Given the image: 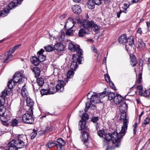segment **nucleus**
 <instances>
[{
	"mask_svg": "<svg viewBox=\"0 0 150 150\" xmlns=\"http://www.w3.org/2000/svg\"><path fill=\"white\" fill-rule=\"evenodd\" d=\"M37 130L35 129H33V132L30 134V137L31 139L34 138L36 136L37 134Z\"/></svg>",
	"mask_w": 150,
	"mask_h": 150,
	"instance_id": "obj_40",
	"label": "nucleus"
},
{
	"mask_svg": "<svg viewBox=\"0 0 150 150\" xmlns=\"http://www.w3.org/2000/svg\"><path fill=\"white\" fill-rule=\"evenodd\" d=\"M127 37L125 34L122 35L118 38V41L120 44L125 43L127 42Z\"/></svg>",
	"mask_w": 150,
	"mask_h": 150,
	"instance_id": "obj_25",
	"label": "nucleus"
},
{
	"mask_svg": "<svg viewBox=\"0 0 150 150\" xmlns=\"http://www.w3.org/2000/svg\"><path fill=\"white\" fill-rule=\"evenodd\" d=\"M45 49L47 52H50L53 50L54 48L51 45H49L45 47Z\"/></svg>",
	"mask_w": 150,
	"mask_h": 150,
	"instance_id": "obj_43",
	"label": "nucleus"
},
{
	"mask_svg": "<svg viewBox=\"0 0 150 150\" xmlns=\"http://www.w3.org/2000/svg\"><path fill=\"white\" fill-rule=\"evenodd\" d=\"M138 47L140 50L144 49L145 47V44L141 39L138 40L137 43Z\"/></svg>",
	"mask_w": 150,
	"mask_h": 150,
	"instance_id": "obj_24",
	"label": "nucleus"
},
{
	"mask_svg": "<svg viewBox=\"0 0 150 150\" xmlns=\"http://www.w3.org/2000/svg\"><path fill=\"white\" fill-rule=\"evenodd\" d=\"M33 71L34 72V74L35 77L39 76L40 74V69L37 67H34Z\"/></svg>",
	"mask_w": 150,
	"mask_h": 150,
	"instance_id": "obj_30",
	"label": "nucleus"
},
{
	"mask_svg": "<svg viewBox=\"0 0 150 150\" xmlns=\"http://www.w3.org/2000/svg\"><path fill=\"white\" fill-rule=\"evenodd\" d=\"M1 15L2 16L4 17L8 14L9 12V10L8 8H4L3 10L1 11Z\"/></svg>",
	"mask_w": 150,
	"mask_h": 150,
	"instance_id": "obj_38",
	"label": "nucleus"
},
{
	"mask_svg": "<svg viewBox=\"0 0 150 150\" xmlns=\"http://www.w3.org/2000/svg\"><path fill=\"white\" fill-rule=\"evenodd\" d=\"M46 146L49 148H52L54 146H56V143L52 141H49Z\"/></svg>",
	"mask_w": 150,
	"mask_h": 150,
	"instance_id": "obj_36",
	"label": "nucleus"
},
{
	"mask_svg": "<svg viewBox=\"0 0 150 150\" xmlns=\"http://www.w3.org/2000/svg\"><path fill=\"white\" fill-rule=\"evenodd\" d=\"M122 100V97L120 95L116 94L114 99V102L116 104H118Z\"/></svg>",
	"mask_w": 150,
	"mask_h": 150,
	"instance_id": "obj_22",
	"label": "nucleus"
},
{
	"mask_svg": "<svg viewBox=\"0 0 150 150\" xmlns=\"http://www.w3.org/2000/svg\"><path fill=\"white\" fill-rule=\"evenodd\" d=\"M137 123H136L133 126V134H135L137 132Z\"/></svg>",
	"mask_w": 150,
	"mask_h": 150,
	"instance_id": "obj_54",
	"label": "nucleus"
},
{
	"mask_svg": "<svg viewBox=\"0 0 150 150\" xmlns=\"http://www.w3.org/2000/svg\"><path fill=\"white\" fill-rule=\"evenodd\" d=\"M25 137L24 135H19L18 136L17 139L12 141L11 143L12 144L14 143L17 148H22L25 145L24 142L23 140V138Z\"/></svg>",
	"mask_w": 150,
	"mask_h": 150,
	"instance_id": "obj_7",
	"label": "nucleus"
},
{
	"mask_svg": "<svg viewBox=\"0 0 150 150\" xmlns=\"http://www.w3.org/2000/svg\"><path fill=\"white\" fill-rule=\"evenodd\" d=\"M148 68L150 70V57L148 59Z\"/></svg>",
	"mask_w": 150,
	"mask_h": 150,
	"instance_id": "obj_62",
	"label": "nucleus"
},
{
	"mask_svg": "<svg viewBox=\"0 0 150 150\" xmlns=\"http://www.w3.org/2000/svg\"><path fill=\"white\" fill-rule=\"evenodd\" d=\"M18 120H17L14 119L12 120L11 124L13 126H16L18 125Z\"/></svg>",
	"mask_w": 150,
	"mask_h": 150,
	"instance_id": "obj_45",
	"label": "nucleus"
},
{
	"mask_svg": "<svg viewBox=\"0 0 150 150\" xmlns=\"http://www.w3.org/2000/svg\"><path fill=\"white\" fill-rule=\"evenodd\" d=\"M1 116V117H0V120L4 123H6L8 121V119L7 118L3 117V116Z\"/></svg>",
	"mask_w": 150,
	"mask_h": 150,
	"instance_id": "obj_47",
	"label": "nucleus"
},
{
	"mask_svg": "<svg viewBox=\"0 0 150 150\" xmlns=\"http://www.w3.org/2000/svg\"><path fill=\"white\" fill-rule=\"evenodd\" d=\"M104 76L106 81L108 82H110V78L109 75L107 74H105Z\"/></svg>",
	"mask_w": 150,
	"mask_h": 150,
	"instance_id": "obj_56",
	"label": "nucleus"
},
{
	"mask_svg": "<svg viewBox=\"0 0 150 150\" xmlns=\"http://www.w3.org/2000/svg\"><path fill=\"white\" fill-rule=\"evenodd\" d=\"M64 34L63 33H61L59 35V40L60 41H62L64 39Z\"/></svg>",
	"mask_w": 150,
	"mask_h": 150,
	"instance_id": "obj_51",
	"label": "nucleus"
},
{
	"mask_svg": "<svg viewBox=\"0 0 150 150\" xmlns=\"http://www.w3.org/2000/svg\"><path fill=\"white\" fill-rule=\"evenodd\" d=\"M44 52V50L42 49L37 52L38 58L40 62H44L45 60L46 56L42 54Z\"/></svg>",
	"mask_w": 150,
	"mask_h": 150,
	"instance_id": "obj_16",
	"label": "nucleus"
},
{
	"mask_svg": "<svg viewBox=\"0 0 150 150\" xmlns=\"http://www.w3.org/2000/svg\"><path fill=\"white\" fill-rule=\"evenodd\" d=\"M122 11L121 10L119 12L117 13V17L118 18H120V14L122 13Z\"/></svg>",
	"mask_w": 150,
	"mask_h": 150,
	"instance_id": "obj_61",
	"label": "nucleus"
},
{
	"mask_svg": "<svg viewBox=\"0 0 150 150\" xmlns=\"http://www.w3.org/2000/svg\"><path fill=\"white\" fill-rule=\"evenodd\" d=\"M57 143L56 147L58 150H64L63 147L65 145L66 142L63 139L61 138H59L57 140Z\"/></svg>",
	"mask_w": 150,
	"mask_h": 150,
	"instance_id": "obj_12",
	"label": "nucleus"
},
{
	"mask_svg": "<svg viewBox=\"0 0 150 150\" xmlns=\"http://www.w3.org/2000/svg\"><path fill=\"white\" fill-rule=\"evenodd\" d=\"M128 106L125 103H121L119 106V110L120 112L126 111L127 110Z\"/></svg>",
	"mask_w": 150,
	"mask_h": 150,
	"instance_id": "obj_23",
	"label": "nucleus"
},
{
	"mask_svg": "<svg viewBox=\"0 0 150 150\" xmlns=\"http://www.w3.org/2000/svg\"><path fill=\"white\" fill-rule=\"evenodd\" d=\"M95 4L93 0H90L88 1L87 4V6L90 9H92L94 8Z\"/></svg>",
	"mask_w": 150,
	"mask_h": 150,
	"instance_id": "obj_31",
	"label": "nucleus"
},
{
	"mask_svg": "<svg viewBox=\"0 0 150 150\" xmlns=\"http://www.w3.org/2000/svg\"><path fill=\"white\" fill-rule=\"evenodd\" d=\"M8 95V94L7 93V91L6 90H4L2 91L1 95L0 96V97L4 98H5L6 96Z\"/></svg>",
	"mask_w": 150,
	"mask_h": 150,
	"instance_id": "obj_50",
	"label": "nucleus"
},
{
	"mask_svg": "<svg viewBox=\"0 0 150 150\" xmlns=\"http://www.w3.org/2000/svg\"><path fill=\"white\" fill-rule=\"evenodd\" d=\"M98 117H92L91 120L94 123L96 122L98 120Z\"/></svg>",
	"mask_w": 150,
	"mask_h": 150,
	"instance_id": "obj_57",
	"label": "nucleus"
},
{
	"mask_svg": "<svg viewBox=\"0 0 150 150\" xmlns=\"http://www.w3.org/2000/svg\"><path fill=\"white\" fill-rule=\"evenodd\" d=\"M72 28H68L67 29L66 32L65 34L66 35L69 36H72L73 35L74 31L72 29Z\"/></svg>",
	"mask_w": 150,
	"mask_h": 150,
	"instance_id": "obj_34",
	"label": "nucleus"
},
{
	"mask_svg": "<svg viewBox=\"0 0 150 150\" xmlns=\"http://www.w3.org/2000/svg\"><path fill=\"white\" fill-rule=\"evenodd\" d=\"M107 95L108 96V98L109 100H114L115 97V93L111 92H108V94H107Z\"/></svg>",
	"mask_w": 150,
	"mask_h": 150,
	"instance_id": "obj_37",
	"label": "nucleus"
},
{
	"mask_svg": "<svg viewBox=\"0 0 150 150\" xmlns=\"http://www.w3.org/2000/svg\"><path fill=\"white\" fill-rule=\"evenodd\" d=\"M25 77L21 73L18 72H16L12 79L8 82V86L11 89L15 86L16 84H21L24 81Z\"/></svg>",
	"mask_w": 150,
	"mask_h": 150,
	"instance_id": "obj_3",
	"label": "nucleus"
},
{
	"mask_svg": "<svg viewBox=\"0 0 150 150\" xmlns=\"http://www.w3.org/2000/svg\"><path fill=\"white\" fill-rule=\"evenodd\" d=\"M5 102V98L0 97V115H4L6 108L4 106Z\"/></svg>",
	"mask_w": 150,
	"mask_h": 150,
	"instance_id": "obj_13",
	"label": "nucleus"
},
{
	"mask_svg": "<svg viewBox=\"0 0 150 150\" xmlns=\"http://www.w3.org/2000/svg\"><path fill=\"white\" fill-rule=\"evenodd\" d=\"M64 48V45L61 43H57L54 46V49L58 51H63Z\"/></svg>",
	"mask_w": 150,
	"mask_h": 150,
	"instance_id": "obj_19",
	"label": "nucleus"
},
{
	"mask_svg": "<svg viewBox=\"0 0 150 150\" xmlns=\"http://www.w3.org/2000/svg\"><path fill=\"white\" fill-rule=\"evenodd\" d=\"M25 84H24V86H23V88L21 90L22 94L24 97H26L28 95V93L25 87Z\"/></svg>",
	"mask_w": 150,
	"mask_h": 150,
	"instance_id": "obj_35",
	"label": "nucleus"
},
{
	"mask_svg": "<svg viewBox=\"0 0 150 150\" xmlns=\"http://www.w3.org/2000/svg\"><path fill=\"white\" fill-rule=\"evenodd\" d=\"M137 90L139 95L144 97H149L150 94V90H144L142 85H139L137 86Z\"/></svg>",
	"mask_w": 150,
	"mask_h": 150,
	"instance_id": "obj_11",
	"label": "nucleus"
},
{
	"mask_svg": "<svg viewBox=\"0 0 150 150\" xmlns=\"http://www.w3.org/2000/svg\"><path fill=\"white\" fill-rule=\"evenodd\" d=\"M26 103L27 106L30 107L29 109H32L33 110V107L34 105L33 101L30 98H27L26 99Z\"/></svg>",
	"mask_w": 150,
	"mask_h": 150,
	"instance_id": "obj_26",
	"label": "nucleus"
},
{
	"mask_svg": "<svg viewBox=\"0 0 150 150\" xmlns=\"http://www.w3.org/2000/svg\"><path fill=\"white\" fill-rule=\"evenodd\" d=\"M150 119L149 117H147L144 120V125H147L148 124L149 122Z\"/></svg>",
	"mask_w": 150,
	"mask_h": 150,
	"instance_id": "obj_55",
	"label": "nucleus"
},
{
	"mask_svg": "<svg viewBox=\"0 0 150 150\" xmlns=\"http://www.w3.org/2000/svg\"><path fill=\"white\" fill-rule=\"evenodd\" d=\"M105 133L104 130H100L98 132V134L100 137H103V135H104V134H105Z\"/></svg>",
	"mask_w": 150,
	"mask_h": 150,
	"instance_id": "obj_46",
	"label": "nucleus"
},
{
	"mask_svg": "<svg viewBox=\"0 0 150 150\" xmlns=\"http://www.w3.org/2000/svg\"><path fill=\"white\" fill-rule=\"evenodd\" d=\"M33 89L35 91H38L40 88V86L38 85L37 83H34L33 85Z\"/></svg>",
	"mask_w": 150,
	"mask_h": 150,
	"instance_id": "obj_49",
	"label": "nucleus"
},
{
	"mask_svg": "<svg viewBox=\"0 0 150 150\" xmlns=\"http://www.w3.org/2000/svg\"><path fill=\"white\" fill-rule=\"evenodd\" d=\"M69 49L72 52L76 51V52L80 55H83V51L80 49V46L77 45H74L71 42L69 44Z\"/></svg>",
	"mask_w": 150,
	"mask_h": 150,
	"instance_id": "obj_10",
	"label": "nucleus"
},
{
	"mask_svg": "<svg viewBox=\"0 0 150 150\" xmlns=\"http://www.w3.org/2000/svg\"><path fill=\"white\" fill-rule=\"evenodd\" d=\"M95 4L99 5L101 4L100 0H93Z\"/></svg>",
	"mask_w": 150,
	"mask_h": 150,
	"instance_id": "obj_58",
	"label": "nucleus"
},
{
	"mask_svg": "<svg viewBox=\"0 0 150 150\" xmlns=\"http://www.w3.org/2000/svg\"><path fill=\"white\" fill-rule=\"evenodd\" d=\"M21 45L20 44H19L17 45H15L13 47L15 49V50L18 48L19 47H20L21 46Z\"/></svg>",
	"mask_w": 150,
	"mask_h": 150,
	"instance_id": "obj_63",
	"label": "nucleus"
},
{
	"mask_svg": "<svg viewBox=\"0 0 150 150\" xmlns=\"http://www.w3.org/2000/svg\"><path fill=\"white\" fill-rule=\"evenodd\" d=\"M107 94H108V92L106 91H105L102 93H100V94L99 97L98 98H102L105 96H107Z\"/></svg>",
	"mask_w": 150,
	"mask_h": 150,
	"instance_id": "obj_41",
	"label": "nucleus"
},
{
	"mask_svg": "<svg viewBox=\"0 0 150 150\" xmlns=\"http://www.w3.org/2000/svg\"><path fill=\"white\" fill-rule=\"evenodd\" d=\"M23 0H13L12 2L8 5V7L10 9L14 8L16 6L20 5Z\"/></svg>",
	"mask_w": 150,
	"mask_h": 150,
	"instance_id": "obj_14",
	"label": "nucleus"
},
{
	"mask_svg": "<svg viewBox=\"0 0 150 150\" xmlns=\"http://www.w3.org/2000/svg\"><path fill=\"white\" fill-rule=\"evenodd\" d=\"M72 10L74 13L76 14L80 13L81 11V8L79 5L73 6L72 7Z\"/></svg>",
	"mask_w": 150,
	"mask_h": 150,
	"instance_id": "obj_21",
	"label": "nucleus"
},
{
	"mask_svg": "<svg viewBox=\"0 0 150 150\" xmlns=\"http://www.w3.org/2000/svg\"><path fill=\"white\" fill-rule=\"evenodd\" d=\"M81 135L80 138L82 141L84 143H86L87 141L88 137V132L85 131H82Z\"/></svg>",
	"mask_w": 150,
	"mask_h": 150,
	"instance_id": "obj_18",
	"label": "nucleus"
},
{
	"mask_svg": "<svg viewBox=\"0 0 150 150\" xmlns=\"http://www.w3.org/2000/svg\"><path fill=\"white\" fill-rule=\"evenodd\" d=\"M17 149L14 143L12 144L11 141L7 144L5 148L6 150H17Z\"/></svg>",
	"mask_w": 150,
	"mask_h": 150,
	"instance_id": "obj_20",
	"label": "nucleus"
},
{
	"mask_svg": "<svg viewBox=\"0 0 150 150\" xmlns=\"http://www.w3.org/2000/svg\"><path fill=\"white\" fill-rule=\"evenodd\" d=\"M74 22L72 18H69L65 22L64 27L68 28H72L74 26Z\"/></svg>",
	"mask_w": 150,
	"mask_h": 150,
	"instance_id": "obj_15",
	"label": "nucleus"
},
{
	"mask_svg": "<svg viewBox=\"0 0 150 150\" xmlns=\"http://www.w3.org/2000/svg\"><path fill=\"white\" fill-rule=\"evenodd\" d=\"M74 72L72 70H69L67 74V77L68 78H70L72 77L74 74Z\"/></svg>",
	"mask_w": 150,
	"mask_h": 150,
	"instance_id": "obj_39",
	"label": "nucleus"
},
{
	"mask_svg": "<svg viewBox=\"0 0 150 150\" xmlns=\"http://www.w3.org/2000/svg\"><path fill=\"white\" fill-rule=\"evenodd\" d=\"M31 62L35 66L38 65L40 62L38 58L35 56H34L30 59Z\"/></svg>",
	"mask_w": 150,
	"mask_h": 150,
	"instance_id": "obj_27",
	"label": "nucleus"
},
{
	"mask_svg": "<svg viewBox=\"0 0 150 150\" xmlns=\"http://www.w3.org/2000/svg\"><path fill=\"white\" fill-rule=\"evenodd\" d=\"M36 83L39 86H42L44 83V79L41 77L38 78L37 79Z\"/></svg>",
	"mask_w": 150,
	"mask_h": 150,
	"instance_id": "obj_32",
	"label": "nucleus"
},
{
	"mask_svg": "<svg viewBox=\"0 0 150 150\" xmlns=\"http://www.w3.org/2000/svg\"><path fill=\"white\" fill-rule=\"evenodd\" d=\"M127 42L128 43V45L131 46L134 45V38L133 36H131L127 39Z\"/></svg>",
	"mask_w": 150,
	"mask_h": 150,
	"instance_id": "obj_28",
	"label": "nucleus"
},
{
	"mask_svg": "<svg viewBox=\"0 0 150 150\" xmlns=\"http://www.w3.org/2000/svg\"><path fill=\"white\" fill-rule=\"evenodd\" d=\"M64 81H61L58 83L56 86V89L57 91L60 93L62 92L64 89L63 84Z\"/></svg>",
	"mask_w": 150,
	"mask_h": 150,
	"instance_id": "obj_17",
	"label": "nucleus"
},
{
	"mask_svg": "<svg viewBox=\"0 0 150 150\" xmlns=\"http://www.w3.org/2000/svg\"><path fill=\"white\" fill-rule=\"evenodd\" d=\"M82 119V121H86V120H88V114L87 113H84L83 115Z\"/></svg>",
	"mask_w": 150,
	"mask_h": 150,
	"instance_id": "obj_44",
	"label": "nucleus"
},
{
	"mask_svg": "<svg viewBox=\"0 0 150 150\" xmlns=\"http://www.w3.org/2000/svg\"><path fill=\"white\" fill-rule=\"evenodd\" d=\"M66 15H67L66 14H64L63 15H62L60 16L59 18L61 19H63L66 16Z\"/></svg>",
	"mask_w": 150,
	"mask_h": 150,
	"instance_id": "obj_64",
	"label": "nucleus"
},
{
	"mask_svg": "<svg viewBox=\"0 0 150 150\" xmlns=\"http://www.w3.org/2000/svg\"><path fill=\"white\" fill-rule=\"evenodd\" d=\"M56 92L55 90H53L52 89L50 88L48 89V94H53L55 93Z\"/></svg>",
	"mask_w": 150,
	"mask_h": 150,
	"instance_id": "obj_59",
	"label": "nucleus"
},
{
	"mask_svg": "<svg viewBox=\"0 0 150 150\" xmlns=\"http://www.w3.org/2000/svg\"><path fill=\"white\" fill-rule=\"evenodd\" d=\"M137 33L140 34H141L142 33V29L141 28H139L137 30Z\"/></svg>",
	"mask_w": 150,
	"mask_h": 150,
	"instance_id": "obj_60",
	"label": "nucleus"
},
{
	"mask_svg": "<svg viewBox=\"0 0 150 150\" xmlns=\"http://www.w3.org/2000/svg\"><path fill=\"white\" fill-rule=\"evenodd\" d=\"M121 131L118 133L117 132H114L112 133H108L104 134V138L108 142L111 140L113 146L119 147L121 142L120 139L122 138L125 133H121Z\"/></svg>",
	"mask_w": 150,
	"mask_h": 150,
	"instance_id": "obj_2",
	"label": "nucleus"
},
{
	"mask_svg": "<svg viewBox=\"0 0 150 150\" xmlns=\"http://www.w3.org/2000/svg\"><path fill=\"white\" fill-rule=\"evenodd\" d=\"M131 64L133 66L136 65L137 63V61L136 59L135 56L133 55L132 57L131 56Z\"/></svg>",
	"mask_w": 150,
	"mask_h": 150,
	"instance_id": "obj_33",
	"label": "nucleus"
},
{
	"mask_svg": "<svg viewBox=\"0 0 150 150\" xmlns=\"http://www.w3.org/2000/svg\"><path fill=\"white\" fill-rule=\"evenodd\" d=\"M80 57L79 55H73L72 57L73 61L70 66L72 70H75L78 67L77 62L81 64Z\"/></svg>",
	"mask_w": 150,
	"mask_h": 150,
	"instance_id": "obj_8",
	"label": "nucleus"
},
{
	"mask_svg": "<svg viewBox=\"0 0 150 150\" xmlns=\"http://www.w3.org/2000/svg\"><path fill=\"white\" fill-rule=\"evenodd\" d=\"M86 107L85 109V111L86 112H87L88 109H89L90 106V103L88 102L86 103Z\"/></svg>",
	"mask_w": 150,
	"mask_h": 150,
	"instance_id": "obj_52",
	"label": "nucleus"
},
{
	"mask_svg": "<svg viewBox=\"0 0 150 150\" xmlns=\"http://www.w3.org/2000/svg\"><path fill=\"white\" fill-rule=\"evenodd\" d=\"M40 93L42 95L49 94L48 89H42L40 91Z\"/></svg>",
	"mask_w": 150,
	"mask_h": 150,
	"instance_id": "obj_42",
	"label": "nucleus"
},
{
	"mask_svg": "<svg viewBox=\"0 0 150 150\" xmlns=\"http://www.w3.org/2000/svg\"><path fill=\"white\" fill-rule=\"evenodd\" d=\"M78 23H79L81 26L84 28H81L79 31L78 35L80 37H83L89 35L90 33L89 30L92 28L93 30L96 32L98 31L100 27L95 23L94 22L92 21H89L86 20L82 21L78 19Z\"/></svg>",
	"mask_w": 150,
	"mask_h": 150,
	"instance_id": "obj_1",
	"label": "nucleus"
},
{
	"mask_svg": "<svg viewBox=\"0 0 150 150\" xmlns=\"http://www.w3.org/2000/svg\"><path fill=\"white\" fill-rule=\"evenodd\" d=\"M53 129V128L52 126L47 127L45 129L46 132H51Z\"/></svg>",
	"mask_w": 150,
	"mask_h": 150,
	"instance_id": "obj_53",
	"label": "nucleus"
},
{
	"mask_svg": "<svg viewBox=\"0 0 150 150\" xmlns=\"http://www.w3.org/2000/svg\"><path fill=\"white\" fill-rule=\"evenodd\" d=\"M15 50L14 47L11 48L9 52H6L5 54H2L0 57L1 60H4L3 62L7 63L11 61V59L13 57L12 54Z\"/></svg>",
	"mask_w": 150,
	"mask_h": 150,
	"instance_id": "obj_6",
	"label": "nucleus"
},
{
	"mask_svg": "<svg viewBox=\"0 0 150 150\" xmlns=\"http://www.w3.org/2000/svg\"><path fill=\"white\" fill-rule=\"evenodd\" d=\"M79 125L80 127L79 128V129L80 130H83L86 127V122L85 121L81 120L79 122Z\"/></svg>",
	"mask_w": 150,
	"mask_h": 150,
	"instance_id": "obj_29",
	"label": "nucleus"
},
{
	"mask_svg": "<svg viewBox=\"0 0 150 150\" xmlns=\"http://www.w3.org/2000/svg\"><path fill=\"white\" fill-rule=\"evenodd\" d=\"M87 96L88 100L91 103L95 102L96 103L99 102L98 95L96 93L90 92L87 94Z\"/></svg>",
	"mask_w": 150,
	"mask_h": 150,
	"instance_id": "obj_9",
	"label": "nucleus"
},
{
	"mask_svg": "<svg viewBox=\"0 0 150 150\" xmlns=\"http://www.w3.org/2000/svg\"><path fill=\"white\" fill-rule=\"evenodd\" d=\"M142 74L140 73L139 74L138 79L136 81V83L140 84L142 81Z\"/></svg>",
	"mask_w": 150,
	"mask_h": 150,
	"instance_id": "obj_48",
	"label": "nucleus"
},
{
	"mask_svg": "<svg viewBox=\"0 0 150 150\" xmlns=\"http://www.w3.org/2000/svg\"><path fill=\"white\" fill-rule=\"evenodd\" d=\"M120 112L121 115L120 119L121 120L123 121V125L122 127L121 132L122 133H121L124 134L126 133V131L127 129L129 120L127 119V116H126V111Z\"/></svg>",
	"mask_w": 150,
	"mask_h": 150,
	"instance_id": "obj_5",
	"label": "nucleus"
},
{
	"mask_svg": "<svg viewBox=\"0 0 150 150\" xmlns=\"http://www.w3.org/2000/svg\"><path fill=\"white\" fill-rule=\"evenodd\" d=\"M33 110L28 109L26 113L23 114L22 117L23 122L26 124H32L34 122V119L33 117Z\"/></svg>",
	"mask_w": 150,
	"mask_h": 150,
	"instance_id": "obj_4",
	"label": "nucleus"
}]
</instances>
